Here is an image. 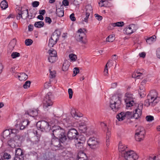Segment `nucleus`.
<instances>
[{
	"mask_svg": "<svg viewBox=\"0 0 160 160\" xmlns=\"http://www.w3.org/2000/svg\"><path fill=\"white\" fill-rule=\"evenodd\" d=\"M78 128L79 131H81L82 132H85L87 130V127H84L82 126H78Z\"/></svg>",
	"mask_w": 160,
	"mask_h": 160,
	"instance_id": "nucleus-53",
	"label": "nucleus"
},
{
	"mask_svg": "<svg viewBox=\"0 0 160 160\" xmlns=\"http://www.w3.org/2000/svg\"><path fill=\"white\" fill-rule=\"evenodd\" d=\"M27 155L29 156L35 157L37 159H38V155L37 152L35 151H32L29 152L27 153Z\"/></svg>",
	"mask_w": 160,
	"mask_h": 160,
	"instance_id": "nucleus-27",
	"label": "nucleus"
},
{
	"mask_svg": "<svg viewBox=\"0 0 160 160\" xmlns=\"http://www.w3.org/2000/svg\"><path fill=\"white\" fill-rule=\"evenodd\" d=\"M37 128H35L33 129V133L35 135L34 137L35 140L33 141V143L35 144H38L40 141L41 135L39 134L37 131Z\"/></svg>",
	"mask_w": 160,
	"mask_h": 160,
	"instance_id": "nucleus-17",
	"label": "nucleus"
},
{
	"mask_svg": "<svg viewBox=\"0 0 160 160\" xmlns=\"http://www.w3.org/2000/svg\"><path fill=\"white\" fill-rule=\"evenodd\" d=\"M58 59V57L57 56H49L48 58L49 62L51 63H54Z\"/></svg>",
	"mask_w": 160,
	"mask_h": 160,
	"instance_id": "nucleus-29",
	"label": "nucleus"
},
{
	"mask_svg": "<svg viewBox=\"0 0 160 160\" xmlns=\"http://www.w3.org/2000/svg\"><path fill=\"white\" fill-rule=\"evenodd\" d=\"M33 26L32 24H29L28 26V31H32L33 30Z\"/></svg>",
	"mask_w": 160,
	"mask_h": 160,
	"instance_id": "nucleus-64",
	"label": "nucleus"
},
{
	"mask_svg": "<svg viewBox=\"0 0 160 160\" xmlns=\"http://www.w3.org/2000/svg\"><path fill=\"white\" fill-rule=\"evenodd\" d=\"M56 14L57 16L59 17H62L64 16V11L63 9H61L58 8V9L56 7Z\"/></svg>",
	"mask_w": 160,
	"mask_h": 160,
	"instance_id": "nucleus-23",
	"label": "nucleus"
},
{
	"mask_svg": "<svg viewBox=\"0 0 160 160\" xmlns=\"http://www.w3.org/2000/svg\"><path fill=\"white\" fill-rule=\"evenodd\" d=\"M8 2L5 0L2 1L0 4V7L3 10L6 9L8 8Z\"/></svg>",
	"mask_w": 160,
	"mask_h": 160,
	"instance_id": "nucleus-24",
	"label": "nucleus"
},
{
	"mask_svg": "<svg viewBox=\"0 0 160 160\" xmlns=\"http://www.w3.org/2000/svg\"><path fill=\"white\" fill-rule=\"evenodd\" d=\"M122 103L121 98L119 96L113 95L111 98L110 107L113 111L116 112L120 108Z\"/></svg>",
	"mask_w": 160,
	"mask_h": 160,
	"instance_id": "nucleus-3",
	"label": "nucleus"
},
{
	"mask_svg": "<svg viewBox=\"0 0 160 160\" xmlns=\"http://www.w3.org/2000/svg\"><path fill=\"white\" fill-rule=\"evenodd\" d=\"M67 132L64 130L57 137V139L53 140L51 143V145L56 148L55 151L61 150L65 151L66 148L61 144H64L69 142L68 137L67 136Z\"/></svg>",
	"mask_w": 160,
	"mask_h": 160,
	"instance_id": "nucleus-1",
	"label": "nucleus"
},
{
	"mask_svg": "<svg viewBox=\"0 0 160 160\" xmlns=\"http://www.w3.org/2000/svg\"><path fill=\"white\" fill-rule=\"evenodd\" d=\"M53 97V96L52 93L51 92H49L44 97L43 99L45 104L44 106L46 108H48L49 106L52 105V99Z\"/></svg>",
	"mask_w": 160,
	"mask_h": 160,
	"instance_id": "nucleus-12",
	"label": "nucleus"
},
{
	"mask_svg": "<svg viewBox=\"0 0 160 160\" xmlns=\"http://www.w3.org/2000/svg\"><path fill=\"white\" fill-rule=\"evenodd\" d=\"M11 57L13 58H16L20 56V54L17 52H13L11 55Z\"/></svg>",
	"mask_w": 160,
	"mask_h": 160,
	"instance_id": "nucleus-45",
	"label": "nucleus"
},
{
	"mask_svg": "<svg viewBox=\"0 0 160 160\" xmlns=\"http://www.w3.org/2000/svg\"><path fill=\"white\" fill-rule=\"evenodd\" d=\"M70 18L72 21H75L76 20V18L74 16V14L73 13H72L70 15Z\"/></svg>",
	"mask_w": 160,
	"mask_h": 160,
	"instance_id": "nucleus-58",
	"label": "nucleus"
},
{
	"mask_svg": "<svg viewBox=\"0 0 160 160\" xmlns=\"http://www.w3.org/2000/svg\"><path fill=\"white\" fill-rule=\"evenodd\" d=\"M156 55L158 58H160V48H158L156 51Z\"/></svg>",
	"mask_w": 160,
	"mask_h": 160,
	"instance_id": "nucleus-62",
	"label": "nucleus"
},
{
	"mask_svg": "<svg viewBox=\"0 0 160 160\" xmlns=\"http://www.w3.org/2000/svg\"><path fill=\"white\" fill-rule=\"evenodd\" d=\"M11 135L12 134H13L14 136H15L16 134V130L15 129H11L10 130Z\"/></svg>",
	"mask_w": 160,
	"mask_h": 160,
	"instance_id": "nucleus-63",
	"label": "nucleus"
},
{
	"mask_svg": "<svg viewBox=\"0 0 160 160\" xmlns=\"http://www.w3.org/2000/svg\"><path fill=\"white\" fill-rule=\"evenodd\" d=\"M125 101L126 104V106L127 107L129 108L135 104H136L135 105L136 106L137 104L135 103L133 100H125Z\"/></svg>",
	"mask_w": 160,
	"mask_h": 160,
	"instance_id": "nucleus-26",
	"label": "nucleus"
},
{
	"mask_svg": "<svg viewBox=\"0 0 160 160\" xmlns=\"http://www.w3.org/2000/svg\"><path fill=\"white\" fill-rule=\"evenodd\" d=\"M125 95L127 97V98L125 100H133V94L131 92H127L126 93Z\"/></svg>",
	"mask_w": 160,
	"mask_h": 160,
	"instance_id": "nucleus-39",
	"label": "nucleus"
},
{
	"mask_svg": "<svg viewBox=\"0 0 160 160\" xmlns=\"http://www.w3.org/2000/svg\"><path fill=\"white\" fill-rule=\"evenodd\" d=\"M49 71L51 75L50 78H55L56 77V71H52L50 69H49Z\"/></svg>",
	"mask_w": 160,
	"mask_h": 160,
	"instance_id": "nucleus-54",
	"label": "nucleus"
},
{
	"mask_svg": "<svg viewBox=\"0 0 160 160\" xmlns=\"http://www.w3.org/2000/svg\"><path fill=\"white\" fill-rule=\"evenodd\" d=\"M77 32L80 33V34L78 35L79 38L78 39H77V40L79 42H81L83 44H86L87 41L85 39L86 38V35L85 32L83 31V29L80 28L78 30Z\"/></svg>",
	"mask_w": 160,
	"mask_h": 160,
	"instance_id": "nucleus-14",
	"label": "nucleus"
},
{
	"mask_svg": "<svg viewBox=\"0 0 160 160\" xmlns=\"http://www.w3.org/2000/svg\"><path fill=\"white\" fill-rule=\"evenodd\" d=\"M86 13H88L90 14L92 12V7L91 5H87L85 8Z\"/></svg>",
	"mask_w": 160,
	"mask_h": 160,
	"instance_id": "nucleus-36",
	"label": "nucleus"
},
{
	"mask_svg": "<svg viewBox=\"0 0 160 160\" xmlns=\"http://www.w3.org/2000/svg\"><path fill=\"white\" fill-rule=\"evenodd\" d=\"M70 59L72 61H75L77 59V56L74 54L71 53L69 55Z\"/></svg>",
	"mask_w": 160,
	"mask_h": 160,
	"instance_id": "nucleus-44",
	"label": "nucleus"
},
{
	"mask_svg": "<svg viewBox=\"0 0 160 160\" xmlns=\"http://www.w3.org/2000/svg\"><path fill=\"white\" fill-rule=\"evenodd\" d=\"M141 106L142 107L141 109L138 108V109H136L133 112V118H135L136 119H138L142 115V105Z\"/></svg>",
	"mask_w": 160,
	"mask_h": 160,
	"instance_id": "nucleus-18",
	"label": "nucleus"
},
{
	"mask_svg": "<svg viewBox=\"0 0 160 160\" xmlns=\"http://www.w3.org/2000/svg\"><path fill=\"white\" fill-rule=\"evenodd\" d=\"M127 147L120 142L118 145V150L121 152L120 155L124 157L125 160H136L138 158V155L132 150L126 151Z\"/></svg>",
	"mask_w": 160,
	"mask_h": 160,
	"instance_id": "nucleus-2",
	"label": "nucleus"
},
{
	"mask_svg": "<svg viewBox=\"0 0 160 160\" xmlns=\"http://www.w3.org/2000/svg\"><path fill=\"white\" fill-rule=\"evenodd\" d=\"M111 62L110 60L108 61V62L106 64L105 67V68L104 70V75L106 76L108 75V67L109 66V63Z\"/></svg>",
	"mask_w": 160,
	"mask_h": 160,
	"instance_id": "nucleus-42",
	"label": "nucleus"
},
{
	"mask_svg": "<svg viewBox=\"0 0 160 160\" xmlns=\"http://www.w3.org/2000/svg\"><path fill=\"white\" fill-rule=\"evenodd\" d=\"M69 65L67 61H65L63 64L62 68V70L64 72L68 70Z\"/></svg>",
	"mask_w": 160,
	"mask_h": 160,
	"instance_id": "nucleus-31",
	"label": "nucleus"
},
{
	"mask_svg": "<svg viewBox=\"0 0 160 160\" xmlns=\"http://www.w3.org/2000/svg\"><path fill=\"white\" fill-rule=\"evenodd\" d=\"M77 158H83L82 159H88L87 156L83 151H80L77 155Z\"/></svg>",
	"mask_w": 160,
	"mask_h": 160,
	"instance_id": "nucleus-25",
	"label": "nucleus"
},
{
	"mask_svg": "<svg viewBox=\"0 0 160 160\" xmlns=\"http://www.w3.org/2000/svg\"><path fill=\"white\" fill-rule=\"evenodd\" d=\"M112 25L117 27H122L124 25V23L123 22H118L115 23H113Z\"/></svg>",
	"mask_w": 160,
	"mask_h": 160,
	"instance_id": "nucleus-47",
	"label": "nucleus"
},
{
	"mask_svg": "<svg viewBox=\"0 0 160 160\" xmlns=\"http://www.w3.org/2000/svg\"><path fill=\"white\" fill-rule=\"evenodd\" d=\"M79 69L78 67H75L74 68L73 71V74H72V76H75L79 72Z\"/></svg>",
	"mask_w": 160,
	"mask_h": 160,
	"instance_id": "nucleus-46",
	"label": "nucleus"
},
{
	"mask_svg": "<svg viewBox=\"0 0 160 160\" xmlns=\"http://www.w3.org/2000/svg\"><path fill=\"white\" fill-rule=\"evenodd\" d=\"M135 24H130L128 28L126 27L127 28L129 29V30H132L133 29H136L135 28Z\"/></svg>",
	"mask_w": 160,
	"mask_h": 160,
	"instance_id": "nucleus-59",
	"label": "nucleus"
},
{
	"mask_svg": "<svg viewBox=\"0 0 160 160\" xmlns=\"http://www.w3.org/2000/svg\"><path fill=\"white\" fill-rule=\"evenodd\" d=\"M144 105L146 106L147 107H148L150 106V103L149 102V99H147L144 102Z\"/></svg>",
	"mask_w": 160,
	"mask_h": 160,
	"instance_id": "nucleus-60",
	"label": "nucleus"
},
{
	"mask_svg": "<svg viewBox=\"0 0 160 160\" xmlns=\"http://www.w3.org/2000/svg\"><path fill=\"white\" fill-rule=\"evenodd\" d=\"M40 113V111L38 109H30L26 111L25 114L32 117L38 116V114Z\"/></svg>",
	"mask_w": 160,
	"mask_h": 160,
	"instance_id": "nucleus-16",
	"label": "nucleus"
},
{
	"mask_svg": "<svg viewBox=\"0 0 160 160\" xmlns=\"http://www.w3.org/2000/svg\"><path fill=\"white\" fill-rule=\"evenodd\" d=\"M77 140H79L81 142H78V143L76 144L77 147H78V149H81L83 148V145L86 140L85 137L82 135H79L78 133V135Z\"/></svg>",
	"mask_w": 160,
	"mask_h": 160,
	"instance_id": "nucleus-15",
	"label": "nucleus"
},
{
	"mask_svg": "<svg viewBox=\"0 0 160 160\" xmlns=\"http://www.w3.org/2000/svg\"><path fill=\"white\" fill-rule=\"evenodd\" d=\"M146 134V131L144 128L142 126L139 127L136 130L135 138L136 141L140 142L143 140Z\"/></svg>",
	"mask_w": 160,
	"mask_h": 160,
	"instance_id": "nucleus-6",
	"label": "nucleus"
},
{
	"mask_svg": "<svg viewBox=\"0 0 160 160\" xmlns=\"http://www.w3.org/2000/svg\"><path fill=\"white\" fill-rule=\"evenodd\" d=\"M25 151L20 148H16L15 155L13 160H24Z\"/></svg>",
	"mask_w": 160,
	"mask_h": 160,
	"instance_id": "nucleus-13",
	"label": "nucleus"
},
{
	"mask_svg": "<svg viewBox=\"0 0 160 160\" xmlns=\"http://www.w3.org/2000/svg\"><path fill=\"white\" fill-rule=\"evenodd\" d=\"M64 129L59 126L54 125L51 128L49 131L52 136L51 142L64 130ZM57 140V139H56Z\"/></svg>",
	"mask_w": 160,
	"mask_h": 160,
	"instance_id": "nucleus-4",
	"label": "nucleus"
},
{
	"mask_svg": "<svg viewBox=\"0 0 160 160\" xmlns=\"http://www.w3.org/2000/svg\"><path fill=\"white\" fill-rule=\"evenodd\" d=\"M44 23L43 21H38L35 22L34 26L37 28H40L44 26Z\"/></svg>",
	"mask_w": 160,
	"mask_h": 160,
	"instance_id": "nucleus-28",
	"label": "nucleus"
},
{
	"mask_svg": "<svg viewBox=\"0 0 160 160\" xmlns=\"http://www.w3.org/2000/svg\"><path fill=\"white\" fill-rule=\"evenodd\" d=\"M57 40H55L54 39H52L51 38L49 39V43H48V46L50 48L53 47L54 45H55L57 42Z\"/></svg>",
	"mask_w": 160,
	"mask_h": 160,
	"instance_id": "nucleus-32",
	"label": "nucleus"
},
{
	"mask_svg": "<svg viewBox=\"0 0 160 160\" xmlns=\"http://www.w3.org/2000/svg\"><path fill=\"white\" fill-rule=\"evenodd\" d=\"M71 114L72 117L75 119H77L78 118L82 117V116L81 113L78 114L75 110H72L71 111Z\"/></svg>",
	"mask_w": 160,
	"mask_h": 160,
	"instance_id": "nucleus-22",
	"label": "nucleus"
},
{
	"mask_svg": "<svg viewBox=\"0 0 160 160\" xmlns=\"http://www.w3.org/2000/svg\"><path fill=\"white\" fill-rule=\"evenodd\" d=\"M78 133L77 131L74 128L69 129L67 133V136L68 137L69 142L73 139H77V137Z\"/></svg>",
	"mask_w": 160,
	"mask_h": 160,
	"instance_id": "nucleus-10",
	"label": "nucleus"
},
{
	"mask_svg": "<svg viewBox=\"0 0 160 160\" xmlns=\"http://www.w3.org/2000/svg\"><path fill=\"white\" fill-rule=\"evenodd\" d=\"M40 2L38 1H35L32 2V6L34 8L38 7L39 5Z\"/></svg>",
	"mask_w": 160,
	"mask_h": 160,
	"instance_id": "nucleus-52",
	"label": "nucleus"
},
{
	"mask_svg": "<svg viewBox=\"0 0 160 160\" xmlns=\"http://www.w3.org/2000/svg\"><path fill=\"white\" fill-rule=\"evenodd\" d=\"M18 78L20 80L25 81L27 79L28 75L25 73H22L20 76H18Z\"/></svg>",
	"mask_w": 160,
	"mask_h": 160,
	"instance_id": "nucleus-33",
	"label": "nucleus"
},
{
	"mask_svg": "<svg viewBox=\"0 0 160 160\" xmlns=\"http://www.w3.org/2000/svg\"><path fill=\"white\" fill-rule=\"evenodd\" d=\"M36 126L38 129L42 132H48L50 130L51 128L49 123L43 120L38 122Z\"/></svg>",
	"mask_w": 160,
	"mask_h": 160,
	"instance_id": "nucleus-5",
	"label": "nucleus"
},
{
	"mask_svg": "<svg viewBox=\"0 0 160 160\" xmlns=\"http://www.w3.org/2000/svg\"><path fill=\"white\" fill-rule=\"evenodd\" d=\"M33 42V41L31 39H26L25 41V44L27 46H30L32 43Z\"/></svg>",
	"mask_w": 160,
	"mask_h": 160,
	"instance_id": "nucleus-41",
	"label": "nucleus"
},
{
	"mask_svg": "<svg viewBox=\"0 0 160 160\" xmlns=\"http://www.w3.org/2000/svg\"><path fill=\"white\" fill-rule=\"evenodd\" d=\"M45 21L46 23H48L50 24L52 22V20L51 18L49 17H46L45 18Z\"/></svg>",
	"mask_w": 160,
	"mask_h": 160,
	"instance_id": "nucleus-55",
	"label": "nucleus"
},
{
	"mask_svg": "<svg viewBox=\"0 0 160 160\" xmlns=\"http://www.w3.org/2000/svg\"><path fill=\"white\" fill-rule=\"evenodd\" d=\"M3 157L5 159H8L11 158V156L9 154L5 152L3 154Z\"/></svg>",
	"mask_w": 160,
	"mask_h": 160,
	"instance_id": "nucleus-50",
	"label": "nucleus"
},
{
	"mask_svg": "<svg viewBox=\"0 0 160 160\" xmlns=\"http://www.w3.org/2000/svg\"><path fill=\"white\" fill-rule=\"evenodd\" d=\"M31 82L30 81H26L23 85V87L25 89H27L30 87Z\"/></svg>",
	"mask_w": 160,
	"mask_h": 160,
	"instance_id": "nucleus-43",
	"label": "nucleus"
},
{
	"mask_svg": "<svg viewBox=\"0 0 160 160\" xmlns=\"http://www.w3.org/2000/svg\"><path fill=\"white\" fill-rule=\"evenodd\" d=\"M2 136L4 139L9 138L11 137L10 130L9 129L4 130L2 133Z\"/></svg>",
	"mask_w": 160,
	"mask_h": 160,
	"instance_id": "nucleus-21",
	"label": "nucleus"
},
{
	"mask_svg": "<svg viewBox=\"0 0 160 160\" xmlns=\"http://www.w3.org/2000/svg\"><path fill=\"white\" fill-rule=\"evenodd\" d=\"M100 142L96 138H90L87 142V143L90 147L92 149H96L99 146Z\"/></svg>",
	"mask_w": 160,
	"mask_h": 160,
	"instance_id": "nucleus-9",
	"label": "nucleus"
},
{
	"mask_svg": "<svg viewBox=\"0 0 160 160\" xmlns=\"http://www.w3.org/2000/svg\"><path fill=\"white\" fill-rule=\"evenodd\" d=\"M146 119L148 122H151L154 120V117L151 115H148L146 117Z\"/></svg>",
	"mask_w": 160,
	"mask_h": 160,
	"instance_id": "nucleus-49",
	"label": "nucleus"
},
{
	"mask_svg": "<svg viewBox=\"0 0 160 160\" xmlns=\"http://www.w3.org/2000/svg\"><path fill=\"white\" fill-rule=\"evenodd\" d=\"M126 117L128 119L133 118L132 112L127 111L125 113L123 112H121L118 113L116 116L117 119L119 121H122Z\"/></svg>",
	"mask_w": 160,
	"mask_h": 160,
	"instance_id": "nucleus-11",
	"label": "nucleus"
},
{
	"mask_svg": "<svg viewBox=\"0 0 160 160\" xmlns=\"http://www.w3.org/2000/svg\"><path fill=\"white\" fill-rule=\"evenodd\" d=\"M68 93L69 94V98L70 99L72 98L73 95V91L72 89L71 88L68 89Z\"/></svg>",
	"mask_w": 160,
	"mask_h": 160,
	"instance_id": "nucleus-56",
	"label": "nucleus"
},
{
	"mask_svg": "<svg viewBox=\"0 0 160 160\" xmlns=\"http://www.w3.org/2000/svg\"><path fill=\"white\" fill-rule=\"evenodd\" d=\"M63 120L68 124H70L72 123V122L69 116H67L66 118H64Z\"/></svg>",
	"mask_w": 160,
	"mask_h": 160,
	"instance_id": "nucleus-48",
	"label": "nucleus"
},
{
	"mask_svg": "<svg viewBox=\"0 0 160 160\" xmlns=\"http://www.w3.org/2000/svg\"><path fill=\"white\" fill-rule=\"evenodd\" d=\"M69 5V2L68 0H63L62 2V4L61 5L60 8L63 6V5L66 6Z\"/></svg>",
	"mask_w": 160,
	"mask_h": 160,
	"instance_id": "nucleus-51",
	"label": "nucleus"
},
{
	"mask_svg": "<svg viewBox=\"0 0 160 160\" xmlns=\"http://www.w3.org/2000/svg\"><path fill=\"white\" fill-rule=\"evenodd\" d=\"M136 30V29H133L132 30H129V29L127 28H125L124 30V33L127 35H130L135 32Z\"/></svg>",
	"mask_w": 160,
	"mask_h": 160,
	"instance_id": "nucleus-30",
	"label": "nucleus"
},
{
	"mask_svg": "<svg viewBox=\"0 0 160 160\" xmlns=\"http://www.w3.org/2000/svg\"><path fill=\"white\" fill-rule=\"evenodd\" d=\"M15 141L12 138H11L8 141V146L12 148H13L15 147V145L14 144Z\"/></svg>",
	"mask_w": 160,
	"mask_h": 160,
	"instance_id": "nucleus-37",
	"label": "nucleus"
},
{
	"mask_svg": "<svg viewBox=\"0 0 160 160\" xmlns=\"http://www.w3.org/2000/svg\"><path fill=\"white\" fill-rule=\"evenodd\" d=\"M28 10V9H25L22 7L20 9H18L16 10V12L18 15L16 16L17 19L19 20L21 18L25 20L28 18H29V15Z\"/></svg>",
	"mask_w": 160,
	"mask_h": 160,
	"instance_id": "nucleus-7",
	"label": "nucleus"
},
{
	"mask_svg": "<svg viewBox=\"0 0 160 160\" xmlns=\"http://www.w3.org/2000/svg\"><path fill=\"white\" fill-rule=\"evenodd\" d=\"M60 32L57 30H56L52 34L51 37L52 39H54L57 41L59 40V37L60 35Z\"/></svg>",
	"mask_w": 160,
	"mask_h": 160,
	"instance_id": "nucleus-20",
	"label": "nucleus"
},
{
	"mask_svg": "<svg viewBox=\"0 0 160 160\" xmlns=\"http://www.w3.org/2000/svg\"><path fill=\"white\" fill-rule=\"evenodd\" d=\"M48 53L49 54V56H57L56 51L52 48H51L48 51Z\"/></svg>",
	"mask_w": 160,
	"mask_h": 160,
	"instance_id": "nucleus-35",
	"label": "nucleus"
},
{
	"mask_svg": "<svg viewBox=\"0 0 160 160\" xmlns=\"http://www.w3.org/2000/svg\"><path fill=\"white\" fill-rule=\"evenodd\" d=\"M158 94L155 90H152L150 92V93L148 96V99H149L150 103H151V106L154 107L158 102V101L157 100Z\"/></svg>",
	"mask_w": 160,
	"mask_h": 160,
	"instance_id": "nucleus-8",
	"label": "nucleus"
},
{
	"mask_svg": "<svg viewBox=\"0 0 160 160\" xmlns=\"http://www.w3.org/2000/svg\"><path fill=\"white\" fill-rule=\"evenodd\" d=\"M30 122L27 119L24 120L19 124L20 130H23L27 127Z\"/></svg>",
	"mask_w": 160,
	"mask_h": 160,
	"instance_id": "nucleus-19",
	"label": "nucleus"
},
{
	"mask_svg": "<svg viewBox=\"0 0 160 160\" xmlns=\"http://www.w3.org/2000/svg\"><path fill=\"white\" fill-rule=\"evenodd\" d=\"M96 18L99 21H101L102 19V16L99 15L98 14H95L94 15Z\"/></svg>",
	"mask_w": 160,
	"mask_h": 160,
	"instance_id": "nucleus-57",
	"label": "nucleus"
},
{
	"mask_svg": "<svg viewBox=\"0 0 160 160\" xmlns=\"http://www.w3.org/2000/svg\"><path fill=\"white\" fill-rule=\"evenodd\" d=\"M39 160H52V158H48L46 155L44 154L41 156Z\"/></svg>",
	"mask_w": 160,
	"mask_h": 160,
	"instance_id": "nucleus-40",
	"label": "nucleus"
},
{
	"mask_svg": "<svg viewBox=\"0 0 160 160\" xmlns=\"http://www.w3.org/2000/svg\"><path fill=\"white\" fill-rule=\"evenodd\" d=\"M156 36L155 35L152 36V37L148 38L146 39V41L149 44H151L154 40L156 38Z\"/></svg>",
	"mask_w": 160,
	"mask_h": 160,
	"instance_id": "nucleus-34",
	"label": "nucleus"
},
{
	"mask_svg": "<svg viewBox=\"0 0 160 160\" xmlns=\"http://www.w3.org/2000/svg\"><path fill=\"white\" fill-rule=\"evenodd\" d=\"M100 2H101L102 3H103L100 6L101 7H110V5L109 4V3L108 1L106 0H101L100 1Z\"/></svg>",
	"mask_w": 160,
	"mask_h": 160,
	"instance_id": "nucleus-38",
	"label": "nucleus"
},
{
	"mask_svg": "<svg viewBox=\"0 0 160 160\" xmlns=\"http://www.w3.org/2000/svg\"><path fill=\"white\" fill-rule=\"evenodd\" d=\"M78 125V126H82L84 127H86V124L84 121L79 123Z\"/></svg>",
	"mask_w": 160,
	"mask_h": 160,
	"instance_id": "nucleus-61",
	"label": "nucleus"
}]
</instances>
